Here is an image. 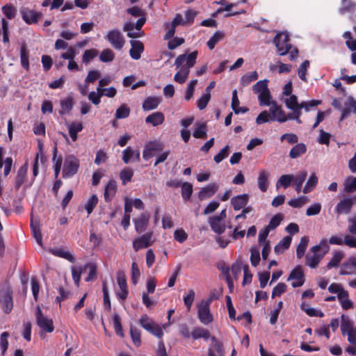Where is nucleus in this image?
Returning a JSON list of instances; mask_svg holds the SVG:
<instances>
[{
  "instance_id": "9",
  "label": "nucleus",
  "mask_w": 356,
  "mask_h": 356,
  "mask_svg": "<svg viewBox=\"0 0 356 356\" xmlns=\"http://www.w3.org/2000/svg\"><path fill=\"white\" fill-rule=\"evenodd\" d=\"M341 330L343 335H347L348 341L351 344H356V328L349 318L342 315Z\"/></svg>"
},
{
  "instance_id": "1",
  "label": "nucleus",
  "mask_w": 356,
  "mask_h": 356,
  "mask_svg": "<svg viewBox=\"0 0 356 356\" xmlns=\"http://www.w3.org/2000/svg\"><path fill=\"white\" fill-rule=\"evenodd\" d=\"M197 51H194L189 54H181L177 57L175 65L177 72L174 76V81L182 84L186 82L189 75L190 69L193 67L197 60Z\"/></svg>"
},
{
  "instance_id": "45",
  "label": "nucleus",
  "mask_w": 356,
  "mask_h": 356,
  "mask_svg": "<svg viewBox=\"0 0 356 356\" xmlns=\"http://www.w3.org/2000/svg\"><path fill=\"white\" fill-rule=\"evenodd\" d=\"M258 79V74L256 71L250 73H247L243 75L241 78V84L243 86H248L251 82L256 81Z\"/></svg>"
},
{
  "instance_id": "8",
  "label": "nucleus",
  "mask_w": 356,
  "mask_h": 356,
  "mask_svg": "<svg viewBox=\"0 0 356 356\" xmlns=\"http://www.w3.org/2000/svg\"><path fill=\"white\" fill-rule=\"evenodd\" d=\"M79 168V160L75 156H66L63 168V177L65 179L72 177L78 172Z\"/></svg>"
},
{
  "instance_id": "19",
  "label": "nucleus",
  "mask_w": 356,
  "mask_h": 356,
  "mask_svg": "<svg viewBox=\"0 0 356 356\" xmlns=\"http://www.w3.org/2000/svg\"><path fill=\"white\" fill-rule=\"evenodd\" d=\"M131 49L129 55L134 60H138L141 57V54L144 51V45L140 40H131L130 41Z\"/></svg>"
},
{
  "instance_id": "47",
  "label": "nucleus",
  "mask_w": 356,
  "mask_h": 356,
  "mask_svg": "<svg viewBox=\"0 0 356 356\" xmlns=\"http://www.w3.org/2000/svg\"><path fill=\"white\" fill-rule=\"evenodd\" d=\"M130 334L134 344L138 347L141 345V333L140 330L133 325L130 326Z\"/></svg>"
},
{
  "instance_id": "44",
  "label": "nucleus",
  "mask_w": 356,
  "mask_h": 356,
  "mask_svg": "<svg viewBox=\"0 0 356 356\" xmlns=\"http://www.w3.org/2000/svg\"><path fill=\"white\" fill-rule=\"evenodd\" d=\"M50 252L55 256L64 258L72 263L74 262V257L68 251L62 249H51Z\"/></svg>"
},
{
  "instance_id": "13",
  "label": "nucleus",
  "mask_w": 356,
  "mask_h": 356,
  "mask_svg": "<svg viewBox=\"0 0 356 356\" xmlns=\"http://www.w3.org/2000/svg\"><path fill=\"white\" fill-rule=\"evenodd\" d=\"M287 281H290L293 288L302 286L305 281V274L300 266H296L291 272Z\"/></svg>"
},
{
  "instance_id": "2",
  "label": "nucleus",
  "mask_w": 356,
  "mask_h": 356,
  "mask_svg": "<svg viewBox=\"0 0 356 356\" xmlns=\"http://www.w3.org/2000/svg\"><path fill=\"white\" fill-rule=\"evenodd\" d=\"M273 42L280 56H284L289 53L291 60H293L298 57V50L289 43V35L287 33L281 32L277 33L274 38Z\"/></svg>"
},
{
  "instance_id": "17",
  "label": "nucleus",
  "mask_w": 356,
  "mask_h": 356,
  "mask_svg": "<svg viewBox=\"0 0 356 356\" xmlns=\"http://www.w3.org/2000/svg\"><path fill=\"white\" fill-rule=\"evenodd\" d=\"M149 218V214L147 212H143L133 219L135 230L137 233L140 234L146 230Z\"/></svg>"
},
{
  "instance_id": "37",
  "label": "nucleus",
  "mask_w": 356,
  "mask_h": 356,
  "mask_svg": "<svg viewBox=\"0 0 356 356\" xmlns=\"http://www.w3.org/2000/svg\"><path fill=\"white\" fill-rule=\"evenodd\" d=\"M191 337L193 339H198L200 338H203L206 340L210 338L209 332L203 327H195L193 328L191 332Z\"/></svg>"
},
{
  "instance_id": "36",
  "label": "nucleus",
  "mask_w": 356,
  "mask_h": 356,
  "mask_svg": "<svg viewBox=\"0 0 356 356\" xmlns=\"http://www.w3.org/2000/svg\"><path fill=\"white\" fill-rule=\"evenodd\" d=\"M343 191L346 193H353L356 191V176H348L343 181Z\"/></svg>"
},
{
  "instance_id": "52",
  "label": "nucleus",
  "mask_w": 356,
  "mask_h": 356,
  "mask_svg": "<svg viewBox=\"0 0 356 356\" xmlns=\"http://www.w3.org/2000/svg\"><path fill=\"white\" fill-rule=\"evenodd\" d=\"M181 187L182 197L186 200H189L193 193V185L188 182H184Z\"/></svg>"
},
{
  "instance_id": "16",
  "label": "nucleus",
  "mask_w": 356,
  "mask_h": 356,
  "mask_svg": "<svg viewBox=\"0 0 356 356\" xmlns=\"http://www.w3.org/2000/svg\"><path fill=\"white\" fill-rule=\"evenodd\" d=\"M163 149V145L157 142L150 141L147 143L144 147L143 152V157L145 160H149L150 158L154 156L156 152H160Z\"/></svg>"
},
{
  "instance_id": "26",
  "label": "nucleus",
  "mask_w": 356,
  "mask_h": 356,
  "mask_svg": "<svg viewBox=\"0 0 356 356\" xmlns=\"http://www.w3.org/2000/svg\"><path fill=\"white\" fill-rule=\"evenodd\" d=\"M222 221V220L219 219L217 216H212L209 219L211 229L218 234L223 233L225 230V225Z\"/></svg>"
},
{
  "instance_id": "5",
  "label": "nucleus",
  "mask_w": 356,
  "mask_h": 356,
  "mask_svg": "<svg viewBox=\"0 0 356 356\" xmlns=\"http://www.w3.org/2000/svg\"><path fill=\"white\" fill-rule=\"evenodd\" d=\"M212 298L207 300H202L197 305V317L200 321L207 325L210 324L213 321V316L210 311V305Z\"/></svg>"
},
{
  "instance_id": "54",
  "label": "nucleus",
  "mask_w": 356,
  "mask_h": 356,
  "mask_svg": "<svg viewBox=\"0 0 356 356\" xmlns=\"http://www.w3.org/2000/svg\"><path fill=\"white\" fill-rule=\"evenodd\" d=\"M355 3L350 0H342V6L339 9V13L341 14H344L345 13L352 12L355 10Z\"/></svg>"
},
{
  "instance_id": "63",
  "label": "nucleus",
  "mask_w": 356,
  "mask_h": 356,
  "mask_svg": "<svg viewBox=\"0 0 356 356\" xmlns=\"http://www.w3.org/2000/svg\"><path fill=\"white\" fill-rule=\"evenodd\" d=\"M2 11L8 19H13L17 14V9L12 5H6L2 7Z\"/></svg>"
},
{
  "instance_id": "41",
  "label": "nucleus",
  "mask_w": 356,
  "mask_h": 356,
  "mask_svg": "<svg viewBox=\"0 0 356 356\" xmlns=\"http://www.w3.org/2000/svg\"><path fill=\"white\" fill-rule=\"evenodd\" d=\"M134 176V170L131 168H126L122 169L120 172V179L122 181V184L125 186L128 182H130Z\"/></svg>"
},
{
  "instance_id": "14",
  "label": "nucleus",
  "mask_w": 356,
  "mask_h": 356,
  "mask_svg": "<svg viewBox=\"0 0 356 356\" xmlns=\"http://www.w3.org/2000/svg\"><path fill=\"white\" fill-rule=\"evenodd\" d=\"M269 113L271 121H277L280 123L287 121V117L285 112L282 110L281 106H279L275 101H273L270 105Z\"/></svg>"
},
{
  "instance_id": "4",
  "label": "nucleus",
  "mask_w": 356,
  "mask_h": 356,
  "mask_svg": "<svg viewBox=\"0 0 356 356\" xmlns=\"http://www.w3.org/2000/svg\"><path fill=\"white\" fill-rule=\"evenodd\" d=\"M146 22L145 17L139 18L136 23L131 21H127L123 26V31L127 33L129 38H137L144 35L142 27Z\"/></svg>"
},
{
  "instance_id": "60",
  "label": "nucleus",
  "mask_w": 356,
  "mask_h": 356,
  "mask_svg": "<svg viewBox=\"0 0 356 356\" xmlns=\"http://www.w3.org/2000/svg\"><path fill=\"white\" fill-rule=\"evenodd\" d=\"M98 51L95 49L86 50L83 54V63L88 64L91 60L96 57Z\"/></svg>"
},
{
  "instance_id": "42",
  "label": "nucleus",
  "mask_w": 356,
  "mask_h": 356,
  "mask_svg": "<svg viewBox=\"0 0 356 356\" xmlns=\"http://www.w3.org/2000/svg\"><path fill=\"white\" fill-rule=\"evenodd\" d=\"M318 184V177L315 173H312L308 180L306 182V184L302 190L304 193H308L314 190L316 186Z\"/></svg>"
},
{
  "instance_id": "53",
  "label": "nucleus",
  "mask_w": 356,
  "mask_h": 356,
  "mask_svg": "<svg viewBox=\"0 0 356 356\" xmlns=\"http://www.w3.org/2000/svg\"><path fill=\"white\" fill-rule=\"evenodd\" d=\"M309 67V61L306 60L299 66V67L298 69V74L299 78L302 81H305V82L307 81L306 74H307V72Z\"/></svg>"
},
{
  "instance_id": "32",
  "label": "nucleus",
  "mask_w": 356,
  "mask_h": 356,
  "mask_svg": "<svg viewBox=\"0 0 356 356\" xmlns=\"http://www.w3.org/2000/svg\"><path fill=\"white\" fill-rule=\"evenodd\" d=\"M207 127L205 122H196L193 136L196 138H204L207 136Z\"/></svg>"
},
{
  "instance_id": "25",
  "label": "nucleus",
  "mask_w": 356,
  "mask_h": 356,
  "mask_svg": "<svg viewBox=\"0 0 356 356\" xmlns=\"http://www.w3.org/2000/svg\"><path fill=\"white\" fill-rule=\"evenodd\" d=\"M270 174L266 170H261L259 172L257 177V184L259 190L262 192H266L268 187V178Z\"/></svg>"
},
{
  "instance_id": "6",
  "label": "nucleus",
  "mask_w": 356,
  "mask_h": 356,
  "mask_svg": "<svg viewBox=\"0 0 356 356\" xmlns=\"http://www.w3.org/2000/svg\"><path fill=\"white\" fill-rule=\"evenodd\" d=\"M139 323L146 331L155 336L159 339H161L163 336L161 325L154 322L147 314L141 316Z\"/></svg>"
},
{
  "instance_id": "28",
  "label": "nucleus",
  "mask_w": 356,
  "mask_h": 356,
  "mask_svg": "<svg viewBox=\"0 0 356 356\" xmlns=\"http://www.w3.org/2000/svg\"><path fill=\"white\" fill-rule=\"evenodd\" d=\"M117 191V182L111 179L110 180L106 186H105L104 190V199L106 202H109L112 200V198L114 197L115 193Z\"/></svg>"
},
{
  "instance_id": "62",
  "label": "nucleus",
  "mask_w": 356,
  "mask_h": 356,
  "mask_svg": "<svg viewBox=\"0 0 356 356\" xmlns=\"http://www.w3.org/2000/svg\"><path fill=\"white\" fill-rule=\"evenodd\" d=\"M210 99L211 95L205 93L202 94L201 97L197 100V106L198 108L200 110L204 109L207 107Z\"/></svg>"
},
{
  "instance_id": "61",
  "label": "nucleus",
  "mask_w": 356,
  "mask_h": 356,
  "mask_svg": "<svg viewBox=\"0 0 356 356\" xmlns=\"http://www.w3.org/2000/svg\"><path fill=\"white\" fill-rule=\"evenodd\" d=\"M195 291L193 289H191L188 291V293L184 297V305L187 307V310L190 311L193 305V302L195 299Z\"/></svg>"
},
{
  "instance_id": "27",
  "label": "nucleus",
  "mask_w": 356,
  "mask_h": 356,
  "mask_svg": "<svg viewBox=\"0 0 356 356\" xmlns=\"http://www.w3.org/2000/svg\"><path fill=\"white\" fill-rule=\"evenodd\" d=\"M27 170L28 165L26 163L19 168L15 182V187L16 189H19L21 187V186L25 182Z\"/></svg>"
},
{
  "instance_id": "56",
  "label": "nucleus",
  "mask_w": 356,
  "mask_h": 356,
  "mask_svg": "<svg viewBox=\"0 0 356 356\" xmlns=\"http://www.w3.org/2000/svg\"><path fill=\"white\" fill-rule=\"evenodd\" d=\"M282 220L283 215L282 213H277L270 219L266 227L270 231L273 230L280 225Z\"/></svg>"
},
{
  "instance_id": "21",
  "label": "nucleus",
  "mask_w": 356,
  "mask_h": 356,
  "mask_svg": "<svg viewBox=\"0 0 356 356\" xmlns=\"http://www.w3.org/2000/svg\"><path fill=\"white\" fill-rule=\"evenodd\" d=\"M356 272V257H350L341 266L339 274L341 275H352Z\"/></svg>"
},
{
  "instance_id": "51",
  "label": "nucleus",
  "mask_w": 356,
  "mask_h": 356,
  "mask_svg": "<svg viewBox=\"0 0 356 356\" xmlns=\"http://www.w3.org/2000/svg\"><path fill=\"white\" fill-rule=\"evenodd\" d=\"M284 104L289 110L293 109L300 106V103L298 102V97L295 95H291L284 99Z\"/></svg>"
},
{
  "instance_id": "11",
  "label": "nucleus",
  "mask_w": 356,
  "mask_h": 356,
  "mask_svg": "<svg viewBox=\"0 0 356 356\" xmlns=\"http://www.w3.org/2000/svg\"><path fill=\"white\" fill-rule=\"evenodd\" d=\"M106 40L110 42L115 49H121L125 42L124 38L122 33L118 29H113L107 33Z\"/></svg>"
},
{
  "instance_id": "7",
  "label": "nucleus",
  "mask_w": 356,
  "mask_h": 356,
  "mask_svg": "<svg viewBox=\"0 0 356 356\" xmlns=\"http://www.w3.org/2000/svg\"><path fill=\"white\" fill-rule=\"evenodd\" d=\"M35 318L36 323L42 332L41 337L43 332L51 333L54 330L53 320L44 316L39 306L36 307Z\"/></svg>"
},
{
  "instance_id": "40",
  "label": "nucleus",
  "mask_w": 356,
  "mask_h": 356,
  "mask_svg": "<svg viewBox=\"0 0 356 356\" xmlns=\"http://www.w3.org/2000/svg\"><path fill=\"white\" fill-rule=\"evenodd\" d=\"M306 150L307 148L305 144L298 143L291 148L289 152V156L292 159H296L305 154Z\"/></svg>"
},
{
  "instance_id": "39",
  "label": "nucleus",
  "mask_w": 356,
  "mask_h": 356,
  "mask_svg": "<svg viewBox=\"0 0 356 356\" xmlns=\"http://www.w3.org/2000/svg\"><path fill=\"white\" fill-rule=\"evenodd\" d=\"M309 243V237L307 236H305L300 238V243L297 246L296 249V255L298 259L302 258L305 253V250L307 249V245Z\"/></svg>"
},
{
  "instance_id": "46",
  "label": "nucleus",
  "mask_w": 356,
  "mask_h": 356,
  "mask_svg": "<svg viewBox=\"0 0 356 356\" xmlns=\"http://www.w3.org/2000/svg\"><path fill=\"white\" fill-rule=\"evenodd\" d=\"M343 257L342 252L336 251L333 253L332 259L327 263V268L331 269L334 267L338 266Z\"/></svg>"
},
{
  "instance_id": "15",
  "label": "nucleus",
  "mask_w": 356,
  "mask_h": 356,
  "mask_svg": "<svg viewBox=\"0 0 356 356\" xmlns=\"http://www.w3.org/2000/svg\"><path fill=\"white\" fill-rule=\"evenodd\" d=\"M0 307L6 314H9L13 308V301L9 289L0 290Z\"/></svg>"
},
{
  "instance_id": "48",
  "label": "nucleus",
  "mask_w": 356,
  "mask_h": 356,
  "mask_svg": "<svg viewBox=\"0 0 356 356\" xmlns=\"http://www.w3.org/2000/svg\"><path fill=\"white\" fill-rule=\"evenodd\" d=\"M114 58L115 54L110 49H104L99 55V60L103 63L112 62L114 60Z\"/></svg>"
},
{
  "instance_id": "50",
  "label": "nucleus",
  "mask_w": 356,
  "mask_h": 356,
  "mask_svg": "<svg viewBox=\"0 0 356 356\" xmlns=\"http://www.w3.org/2000/svg\"><path fill=\"white\" fill-rule=\"evenodd\" d=\"M198 81L197 79L191 80L187 85L186 92H185V99L186 101H189L193 97L195 91V88L197 84Z\"/></svg>"
},
{
  "instance_id": "20",
  "label": "nucleus",
  "mask_w": 356,
  "mask_h": 356,
  "mask_svg": "<svg viewBox=\"0 0 356 356\" xmlns=\"http://www.w3.org/2000/svg\"><path fill=\"white\" fill-rule=\"evenodd\" d=\"M122 160L126 164L129 162H138L140 160V154L139 150H134L131 147H127L122 152Z\"/></svg>"
},
{
  "instance_id": "38",
  "label": "nucleus",
  "mask_w": 356,
  "mask_h": 356,
  "mask_svg": "<svg viewBox=\"0 0 356 356\" xmlns=\"http://www.w3.org/2000/svg\"><path fill=\"white\" fill-rule=\"evenodd\" d=\"M294 179V175H282L276 183V188L278 189L280 187L282 186L284 188H288Z\"/></svg>"
},
{
  "instance_id": "33",
  "label": "nucleus",
  "mask_w": 356,
  "mask_h": 356,
  "mask_svg": "<svg viewBox=\"0 0 356 356\" xmlns=\"http://www.w3.org/2000/svg\"><path fill=\"white\" fill-rule=\"evenodd\" d=\"M74 99L73 97L69 96L60 100V110L59 111L60 115H65L69 113L73 108Z\"/></svg>"
},
{
  "instance_id": "58",
  "label": "nucleus",
  "mask_w": 356,
  "mask_h": 356,
  "mask_svg": "<svg viewBox=\"0 0 356 356\" xmlns=\"http://www.w3.org/2000/svg\"><path fill=\"white\" fill-rule=\"evenodd\" d=\"M130 108L125 104L121 105L115 112V118L118 119L126 118L129 115Z\"/></svg>"
},
{
  "instance_id": "23",
  "label": "nucleus",
  "mask_w": 356,
  "mask_h": 356,
  "mask_svg": "<svg viewBox=\"0 0 356 356\" xmlns=\"http://www.w3.org/2000/svg\"><path fill=\"white\" fill-rule=\"evenodd\" d=\"M212 344L209 349V356H225V352L221 342L217 341L214 337H211Z\"/></svg>"
},
{
  "instance_id": "22",
  "label": "nucleus",
  "mask_w": 356,
  "mask_h": 356,
  "mask_svg": "<svg viewBox=\"0 0 356 356\" xmlns=\"http://www.w3.org/2000/svg\"><path fill=\"white\" fill-rule=\"evenodd\" d=\"M249 201V195L244 193L238 195L231 199V204L235 211H238L244 207Z\"/></svg>"
},
{
  "instance_id": "64",
  "label": "nucleus",
  "mask_w": 356,
  "mask_h": 356,
  "mask_svg": "<svg viewBox=\"0 0 356 356\" xmlns=\"http://www.w3.org/2000/svg\"><path fill=\"white\" fill-rule=\"evenodd\" d=\"M321 210V204L318 202L314 203L309 206L306 211V215L308 216L318 215Z\"/></svg>"
},
{
  "instance_id": "3",
  "label": "nucleus",
  "mask_w": 356,
  "mask_h": 356,
  "mask_svg": "<svg viewBox=\"0 0 356 356\" xmlns=\"http://www.w3.org/2000/svg\"><path fill=\"white\" fill-rule=\"evenodd\" d=\"M267 79L261 80L257 82L252 86L253 92L257 95L259 105L261 106H267L273 101L272 95L268 87Z\"/></svg>"
},
{
  "instance_id": "57",
  "label": "nucleus",
  "mask_w": 356,
  "mask_h": 356,
  "mask_svg": "<svg viewBox=\"0 0 356 356\" xmlns=\"http://www.w3.org/2000/svg\"><path fill=\"white\" fill-rule=\"evenodd\" d=\"M250 261L253 266H257L260 261V251L258 248L252 247L250 249Z\"/></svg>"
},
{
  "instance_id": "30",
  "label": "nucleus",
  "mask_w": 356,
  "mask_h": 356,
  "mask_svg": "<svg viewBox=\"0 0 356 356\" xmlns=\"http://www.w3.org/2000/svg\"><path fill=\"white\" fill-rule=\"evenodd\" d=\"M165 120L164 115L161 112H155L149 115L145 118V122L152 124L154 127L161 124Z\"/></svg>"
},
{
  "instance_id": "10",
  "label": "nucleus",
  "mask_w": 356,
  "mask_h": 356,
  "mask_svg": "<svg viewBox=\"0 0 356 356\" xmlns=\"http://www.w3.org/2000/svg\"><path fill=\"white\" fill-rule=\"evenodd\" d=\"M323 246L327 247V241L325 239L321 241L319 245H314L311 248V252L313 253L312 255H306V264L310 268H315L323 257L324 253H318Z\"/></svg>"
},
{
  "instance_id": "34",
  "label": "nucleus",
  "mask_w": 356,
  "mask_h": 356,
  "mask_svg": "<svg viewBox=\"0 0 356 356\" xmlns=\"http://www.w3.org/2000/svg\"><path fill=\"white\" fill-rule=\"evenodd\" d=\"M307 176V172L306 170H302L294 176L293 182L295 189L298 193H300L302 184L305 181Z\"/></svg>"
},
{
  "instance_id": "43",
  "label": "nucleus",
  "mask_w": 356,
  "mask_h": 356,
  "mask_svg": "<svg viewBox=\"0 0 356 356\" xmlns=\"http://www.w3.org/2000/svg\"><path fill=\"white\" fill-rule=\"evenodd\" d=\"M225 37V33L222 31H218L210 38L207 42V47L209 49H213L216 44L221 41Z\"/></svg>"
},
{
  "instance_id": "55",
  "label": "nucleus",
  "mask_w": 356,
  "mask_h": 356,
  "mask_svg": "<svg viewBox=\"0 0 356 356\" xmlns=\"http://www.w3.org/2000/svg\"><path fill=\"white\" fill-rule=\"evenodd\" d=\"M31 227L33 235L35 241H37L38 245L42 246V235L41 234V232L40 230L38 225L34 224L33 222V221H31Z\"/></svg>"
},
{
  "instance_id": "35",
  "label": "nucleus",
  "mask_w": 356,
  "mask_h": 356,
  "mask_svg": "<svg viewBox=\"0 0 356 356\" xmlns=\"http://www.w3.org/2000/svg\"><path fill=\"white\" fill-rule=\"evenodd\" d=\"M292 238L289 236H286L284 237L277 245L275 247V252L277 254H282L286 250H287L291 243Z\"/></svg>"
},
{
  "instance_id": "18",
  "label": "nucleus",
  "mask_w": 356,
  "mask_h": 356,
  "mask_svg": "<svg viewBox=\"0 0 356 356\" xmlns=\"http://www.w3.org/2000/svg\"><path fill=\"white\" fill-rule=\"evenodd\" d=\"M354 200H356V197L354 198L350 197L343 198L338 202L337 205L336 206V212L338 214L349 213L353 205L354 204Z\"/></svg>"
},
{
  "instance_id": "49",
  "label": "nucleus",
  "mask_w": 356,
  "mask_h": 356,
  "mask_svg": "<svg viewBox=\"0 0 356 356\" xmlns=\"http://www.w3.org/2000/svg\"><path fill=\"white\" fill-rule=\"evenodd\" d=\"M309 199L307 196H300L297 198H293L288 202L289 205L293 208H300L305 205Z\"/></svg>"
},
{
  "instance_id": "24",
  "label": "nucleus",
  "mask_w": 356,
  "mask_h": 356,
  "mask_svg": "<svg viewBox=\"0 0 356 356\" xmlns=\"http://www.w3.org/2000/svg\"><path fill=\"white\" fill-rule=\"evenodd\" d=\"M161 102V97L150 96L145 99L143 104V108L145 111L155 109Z\"/></svg>"
},
{
  "instance_id": "31",
  "label": "nucleus",
  "mask_w": 356,
  "mask_h": 356,
  "mask_svg": "<svg viewBox=\"0 0 356 356\" xmlns=\"http://www.w3.org/2000/svg\"><path fill=\"white\" fill-rule=\"evenodd\" d=\"M22 15L23 19L27 24H34L36 23L40 16V13H37L33 10H26L22 11Z\"/></svg>"
},
{
  "instance_id": "29",
  "label": "nucleus",
  "mask_w": 356,
  "mask_h": 356,
  "mask_svg": "<svg viewBox=\"0 0 356 356\" xmlns=\"http://www.w3.org/2000/svg\"><path fill=\"white\" fill-rule=\"evenodd\" d=\"M218 186L216 184H210L204 187L199 192V197L201 200H204L213 196L218 191Z\"/></svg>"
},
{
  "instance_id": "12",
  "label": "nucleus",
  "mask_w": 356,
  "mask_h": 356,
  "mask_svg": "<svg viewBox=\"0 0 356 356\" xmlns=\"http://www.w3.org/2000/svg\"><path fill=\"white\" fill-rule=\"evenodd\" d=\"M152 237L153 232L149 231L134 239L132 243L134 250L138 252L140 249L151 246L154 243Z\"/></svg>"
},
{
  "instance_id": "59",
  "label": "nucleus",
  "mask_w": 356,
  "mask_h": 356,
  "mask_svg": "<svg viewBox=\"0 0 356 356\" xmlns=\"http://www.w3.org/2000/svg\"><path fill=\"white\" fill-rule=\"evenodd\" d=\"M20 60L22 66L26 70L29 69V56L24 46L20 49Z\"/></svg>"
}]
</instances>
